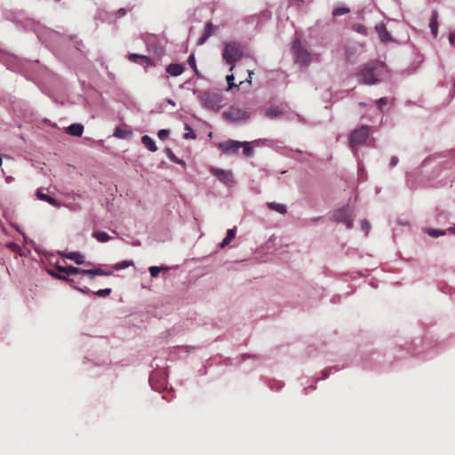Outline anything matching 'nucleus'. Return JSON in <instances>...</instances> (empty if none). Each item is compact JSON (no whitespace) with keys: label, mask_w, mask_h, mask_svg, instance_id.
<instances>
[{"label":"nucleus","mask_w":455,"mask_h":455,"mask_svg":"<svg viewBox=\"0 0 455 455\" xmlns=\"http://www.w3.org/2000/svg\"><path fill=\"white\" fill-rule=\"evenodd\" d=\"M163 269L164 267H150L149 273L152 277H156Z\"/></svg>","instance_id":"29"},{"label":"nucleus","mask_w":455,"mask_h":455,"mask_svg":"<svg viewBox=\"0 0 455 455\" xmlns=\"http://www.w3.org/2000/svg\"><path fill=\"white\" fill-rule=\"evenodd\" d=\"M36 196H37L38 199H40L42 201H45V202L49 203L51 205H52L54 207H60V204L56 199H54L53 197L44 194L42 191V189H38L37 190Z\"/></svg>","instance_id":"14"},{"label":"nucleus","mask_w":455,"mask_h":455,"mask_svg":"<svg viewBox=\"0 0 455 455\" xmlns=\"http://www.w3.org/2000/svg\"><path fill=\"white\" fill-rule=\"evenodd\" d=\"M169 133H170L169 130L162 129V130L158 131L157 136L160 140H164L169 136Z\"/></svg>","instance_id":"32"},{"label":"nucleus","mask_w":455,"mask_h":455,"mask_svg":"<svg viewBox=\"0 0 455 455\" xmlns=\"http://www.w3.org/2000/svg\"><path fill=\"white\" fill-rule=\"evenodd\" d=\"M375 29L379 35V37L381 42L387 43L391 40V36L387 31L386 25L383 22H380L375 26Z\"/></svg>","instance_id":"10"},{"label":"nucleus","mask_w":455,"mask_h":455,"mask_svg":"<svg viewBox=\"0 0 455 455\" xmlns=\"http://www.w3.org/2000/svg\"><path fill=\"white\" fill-rule=\"evenodd\" d=\"M216 28L211 23L205 24L204 34L198 39V44H203L211 36L214 34Z\"/></svg>","instance_id":"12"},{"label":"nucleus","mask_w":455,"mask_h":455,"mask_svg":"<svg viewBox=\"0 0 455 455\" xmlns=\"http://www.w3.org/2000/svg\"><path fill=\"white\" fill-rule=\"evenodd\" d=\"M141 142L149 151L156 152L157 150L155 141L148 135L142 136Z\"/></svg>","instance_id":"19"},{"label":"nucleus","mask_w":455,"mask_h":455,"mask_svg":"<svg viewBox=\"0 0 455 455\" xmlns=\"http://www.w3.org/2000/svg\"><path fill=\"white\" fill-rule=\"evenodd\" d=\"M353 29L360 34L366 35L367 34V28L363 24H354Z\"/></svg>","instance_id":"27"},{"label":"nucleus","mask_w":455,"mask_h":455,"mask_svg":"<svg viewBox=\"0 0 455 455\" xmlns=\"http://www.w3.org/2000/svg\"><path fill=\"white\" fill-rule=\"evenodd\" d=\"M253 74H254V72L252 70H249L248 71V78L246 79V82L248 84L251 83V76H252Z\"/></svg>","instance_id":"42"},{"label":"nucleus","mask_w":455,"mask_h":455,"mask_svg":"<svg viewBox=\"0 0 455 455\" xmlns=\"http://www.w3.org/2000/svg\"><path fill=\"white\" fill-rule=\"evenodd\" d=\"M437 19H438V13L436 11H435V12H433V13L431 15V19H430V22H429V28H430L431 32L434 36H436L437 33H438Z\"/></svg>","instance_id":"18"},{"label":"nucleus","mask_w":455,"mask_h":455,"mask_svg":"<svg viewBox=\"0 0 455 455\" xmlns=\"http://www.w3.org/2000/svg\"><path fill=\"white\" fill-rule=\"evenodd\" d=\"M166 71L172 76H178L184 71V67L181 64L172 63L166 67Z\"/></svg>","instance_id":"11"},{"label":"nucleus","mask_w":455,"mask_h":455,"mask_svg":"<svg viewBox=\"0 0 455 455\" xmlns=\"http://www.w3.org/2000/svg\"><path fill=\"white\" fill-rule=\"evenodd\" d=\"M450 231L452 233L455 232L453 228H450Z\"/></svg>","instance_id":"46"},{"label":"nucleus","mask_w":455,"mask_h":455,"mask_svg":"<svg viewBox=\"0 0 455 455\" xmlns=\"http://www.w3.org/2000/svg\"><path fill=\"white\" fill-rule=\"evenodd\" d=\"M398 163V158L396 156H393L390 160V165L395 166Z\"/></svg>","instance_id":"41"},{"label":"nucleus","mask_w":455,"mask_h":455,"mask_svg":"<svg viewBox=\"0 0 455 455\" xmlns=\"http://www.w3.org/2000/svg\"><path fill=\"white\" fill-rule=\"evenodd\" d=\"M211 173L213 174L220 181L227 185H231L234 182L231 171L212 167L211 168Z\"/></svg>","instance_id":"8"},{"label":"nucleus","mask_w":455,"mask_h":455,"mask_svg":"<svg viewBox=\"0 0 455 455\" xmlns=\"http://www.w3.org/2000/svg\"><path fill=\"white\" fill-rule=\"evenodd\" d=\"M50 274H51L53 277H55V278H57V279H59V280L68 281V279L66 276H64V275H61L56 274V273H54V272H50Z\"/></svg>","instance_id":"40"},{"label":"nucleus","mask_w":455,"mask_h":455,"mask_svg":"<svg viewBox=\"0 0 455 455\" xmlns=\"http://www.w3.org/2000/svg\"><path fill=\"white\" fill-rule=\"evenodd\" d=\"M225 120L230 122H241L246 121L250 117V114L242 108L236 107H230L227 111L223 113Z\"/></svg>","instance_id":"5"},{"label":"nucleus","mask_w":455,"mask_h":455,"mask_svg":"<svg viewBox=\"0 0 455 455\" xmlns=\"http://www.w3.org/2000/svg\"><path fill=\"white\" fill-rule=\"evenodd\" d=\"M167 155H168L169 158L171 160H172L173 162L178 163V164L183 163L181 160H179L170 149L167 150Z\"/></svg>","instance_id":"36"},{"label":"nucleus","mask_w":455,"mask_h":455,"mask_svg":"<svg viewBox=\"0 0 455 455\" xmlns=\"http://www.w3.org/2000/svg\"><path fill=\"white\" fill-rule=\"evenodd\" d=\"M92 236L100 243H106L110 240V236L103 231H94Z\"/></svg>","instance_id":"23"},{"label":"nucleus","mask_w":455,"mask_h":455,"mask_svg":"<svg viewBox=\"0 0 455 455\" xmlns=\"http://www.w3.org/2000/svg\"><path fill=\"white\" fill-rule=\"evenodd\" d=\"M376 104H377L378 108L381 110L383 108V107L387 105V99L380 98L379 100H377Z\"/></svg>","instance_id":"38"},{"label":"nucleus","mask_w":455,"mask_h":455,"mask_svg":"<svg viewBox=\"0 0 455 455\" xmlns=\"http://www.w3.org/2000/svg\"><path fill=\"white\" fill-rule=\"evenodd\" d=\"M266 116L271 119L279 118L283 116V112L277 108H270L266 111Z\"/></svg>","instance_id":"24"},{"label":"nucleus","mask_w":455,"mask_h":455,"mask_svg":"<svg viewBox=\"0 0 455 455\" xmlns=\"http://www.w3.org/2000/svg\"><path fill=\"white\" fill-rule=\"evenodd\" d=\"M167 102H168V104H170L172 106H175V102L171 99L167 100Z\"/></svg>","instance_id":"45"},{"label":"nucleus","mask_w":455,"mask_h":455,"mask_svg":"<svg viewBox=\"0 0 455 455\" xmlns=\"http://www.w3.org/2000/svg\"><path fill=\"white\" fill-rule=\"evenodd\" d=\"M82 275H109L112 274L111 271L106 272L100 268L97 269H82L80 268V273Z\"/></svg>","instance_id":"16"},{"label":"nucleus","mask_w":455,"mask_h":455,"mask_svg":"<svg viewBox=\"0 0 455 455\" xmlns=\"http://www.w3.org/2000/svg\"><path fill=\"white\" fill-rule=\"evenodd\" d=\"M219 148L226 155H236L241 148V141L228 140L220 142Z\"/></svg>","instance_id":"7"},{"label":"nucleus","mask_w":455,"mask_h":455,"mask_svg":"<svg viewBox=\"0 0 455 455\" xmlns=\"http://www.w3.org/2000/svg\"><path fill=\"white\" fill-rule=\"evenodd\" d=\"M234 79L235 77L233 74L227 76L226 80L228 84V89H231L232 87L235 86L233 83Z\"/></svg>","instance_id":"35"},{"label":"nucleus","mask_w":455,"mask_h":455,"mask_svg":"<svg viewBox=\"0 0 455 455\" xmlns=\"http://www.w3.org/2000/svg\"><path fill=\"white\" fill-rule=\"evenodd\" d=\"M117 13H118L120 16H124V15L127 13V11H126V9H124V8H120V9L117 11Z\"/></svg>","instance_id":"43"},{"label":"nucleus","mask_w":455,"mask_h":455,"mask_svg":"<svg viewBox=\"0 0 455 455\" xmlns=\"http://www.w3.org/2000/svg\"><path fill=\"white\" fill-rule=\"evenodd\" d=\"M60 255L64 258L71 259L75 261L76 264L81 265L84 262V257L77 251H72L68 253H60Z\"/></svg>","instance_id":"15"},{"label":"nucleus","mask_w":455,"mask_h":455,"mask_svg":"<svg viewBox=\"0 0 455 455\" xmlns=\"http://www.w3.org/2000/svg\"><path fill=\"white\" fill-rule=\"evenodd\" d=\"M235 228H230L228 230L226 237L223 239L220 247L224 248L225 246L228 245L230 242L235 238Z\"/></svg>","instance_id":"22"},{"label":"nucleus","mask_w":455,"mask_h":455,"mask_svg":"<svg viewBox=\"0 0 455 455\" xmlns=\"http://www.w3.org/2000/svg\"><path fill=\"white\" fill-rule=\"evenodd\" d=\"M350 12V10L347 7H339L333 10L332 15L333 16H341L344 14H347Z\"/></svg>","instance_id":"26"},{"label":"nucleus","mask_w":455,"mask_h":455,"mask_svg":"<svg viewBox=\"0 0 455 455\" xmlns=\"http://www.w3.org/2000/svg\"><path fill=\"white\" fill-rule=\"evenodd\" d=\"M267 205L270 210L277 212L281 214H284L286 212V206L284 204H278L275 202H270L267 203Z\"/></svg>","instance_id":"21"},{"label":"nucleus","mask_w":455,"mask_h":455,"mask_svg":"<svg viewBox=\"0 0 455 455\" xmlns=\"http://www.w3.org/2000/svg\"><path fill=\"white\" fill-rule=\"evenodd\" d=\"M241 148H243V155L245 157H251L253 155V148L251 147L250 142H241Z\"/></svg>","instance_id":"25"},{"label":"nucleus","mask_w":455,"mask_h":455,"mask_svg":"<svg viewBox=\"0 0 455 455\" xmlns=\"http://www.w3.org/2000/svg\"><path fill=\"white\" fill-rule=\"evenodd\" d=\"M132 264V261L124 260L115 265V269L120 270L130 267Z\"/></svg>","instance_id":"28"},{"label":"nucleus","mask_w":455,"mask_h":455,"mask_svg":"<svg viewBox=\"0 0 455 455\" xmlns=\"http://www.w3.org/2000/svg\"><path fill=\"white\" fill-rule=\"evenodd\" d=\"M68 133L73 136L80 137L84 132V126L80 124H72L68 127Z\"/></svg>","instance_id":"17"},{"label":"nucleus","mask_w":455,"mask_h":455,"mask_svg":"<svg viewBox=\"0 0 455 455\" xmlns=\"http://www.w3.org/2000/svg\"><path fill=\"white\" fill-rule=\"evenodd\" d=\"M129 60L133 62H137L138 60H140L142 63L147 64L148 66H155L154 61L146 55H141L138 53H132L129 55Z\"/></svg>","instance_id":"13"},{"label":"nucleus","mask_w":455,"mask_h":455,"mask_svg":"<svg viewBox=\"0 0 455 455\" xmlns=\"http://www.w3.org/2000/svg\"><path fill=\"white\" fill-rule=\"evenodd\" d=\"M124 131L122 130L121 128L117 127L116 128L115 132H114V135L116 137H118V138H124Z\"/></svg>","instance_id":"39"},{"label":"nucleus","mask_w":455,"mask_h":455,"mask_svg":"<svg viewBox=\"0 0 455 455\" xmlns=\"http://www.w3.org/2000/svg\"><path fill=\"white\" fill-rule=\"evenodd\" d=\"M204 102L206 108L218 110L221 107V97L218 94H208L204 97Z\"/></svg>","instance_id":"9"},{"label":"nucleus","mask_w":455,"mask_h":455,"mask_svg":"<svg viewBox=\"0 0 455 455\" xmlns=\"http://www.w3.org/2000/svg\"><path fill=\"white\" fill-rule=\"evenodd\" d=\"M333 218L337 222L344 223L347 228L353 227V212L348 206L336 211L333 214Z\"/></svg>","instance_id":"6"},{"label":"nucleus","mask_w":455,"mask_h":455,"mask_svg":"<svg viewBox=\"0 0 455 455\" xmlns=\"http://www.w3.org/2000/svg\"><path fill=\"white\" fill-rule=\"evenodd\" d=\"M427 233L429 235H431L433 237H436V236L443 235L445 234L444 231H440V230H436V229H428Z\"/></svg>","instance_id":"33"},{"label":"nucleus","mask_w":455,"mask_h":455,"mask_svg":"<svg viewBox=\"0 0 455 455\" xmlns=\"http://www.w3.org/2000/svg\"><path fill=\"white\" fill-rule=\"evenodd\" d=\"M380 68L377 62H369L361 68L358 78L359 81L365 84H374L378 82L377 69Z\"/></svg>","instance_id":"2"},{"label":"nucleus","mask_w":455,"mask_h":455,"mask_svg":"<svg viewBox=\"0 0 455 455\" xmlns=\"http://www.w3.org/2000/svg\"><path fill=\"white\" fill-rule=\"evenodd\" d=\"M454 40H455V32L451 33V35H450V36H449V41H450V44H454Z\"/></svg>","instance_id":"44"},{"label":"nucleus","mask_w":455,"mask_h":455,"mask_svg":"<svg viewBox=\"0 0 455 455\" xmlns=\"http://www.w3.org/2000/svg\"><path fill=\"white\" fill-rule=\"evenodd\" d=\"M361 228L367 234L371 228V226L367 220H363L361 222Z\"/></svg>","instance_id":"37"},{"label":"nucleus","mask_w":455,"mask_h":455,"mask_svg":"<svg viewBox=\"0 0 455 455\" xmlns=\"http://www.w3.org/2000/svg\"><path fill=\"white\" fill-rule=\"evenodd\" d=\"M56 269L60 272L64 273L66 275H77L80 273V268L68 266V267H61V266H56Z\"/></svg>","instance_id":"20"},{"label":"nucleus","mask_w":455,"mask_h":455,"mask_svg":"<svg viewBox=\"0 0 455 455\" xmlns=\"http://www.w3.org/2000/svg\"><path fill=\"white\" fill-rule=\"evenodd\" d=\"M188 63L197 73L196 60L193 54L188 57Z\"/></svg>","instance_id":"34"},{"label":"nucleus","mask_w":455,"mask_h":455,"mask_svg":"<svg viewBox=\"0 0 455 455\" xmlns=\"http://www.w3.org/2000/svg\"><path fill=\"white\" fill-rule=\"evenodd\" d=\"M110 293H111V289L110 288L100 289V290H99V291L94 292V294L99 296V297H107Z\"/></svg>","instance_id":"30"},{"label":"nucleus","mask_w":455,"mask_h":455,"mask_svg":"<svg viewBox=\"0 0 455 455\" xmlns=\"http://www.w3.org/2000/svg\"><path fill=\"white\" fill-rule=\"evenodd\" d=\"M185 129H186L187 131H188V132H187V133H185V134H184V138H185L186 140L190 139V138H191V139H195V138H196V134H195V132H193V130H192V129H191L188 124H186V125H185Z\"/></svg>","instance_id":"31"},{"label":"nucleus","mask_w":455,"mask_h":455,"mask_svg":"<svg viewBox=\"0 0 455 455\" xmlns=\"http://www.w3.org/2000/svg\"><path fill=\"white\" fill-rule=\"evenodd\" d=\"M292 51L296 58V61L301 65H307L311 60L310 52L305 49L299 39H295L292 43Z\"/></svg>","instance_id":"4"},{"label":"nucleus","mask_w":455,"mask_h":455,"mask_svg":"<svg viewBox=\"0 0 455 455\" xmlns=\"http://www.w3.org/2000/svg\"><path fill=\"white\" fill-rule=\"evenodd\" d=\"M243 55V51L242 45L236 42H229L225 44V47L223 50V59L224 60L230 65V71L235 67V62L239 61Z\"/></svg>","instance_id":"1"},{"label":"nucleus","mask_w":455,"mask_h":455,"mask_svg":"<svg viewBox=\"0 0 455 455\" xmlns=\"http://www.w3.org/2000/svg\"><path fill=\"white\" fill-rule=\"evenodd\" d=\"M370 129L363 125L354 130L349 136L350 147L355 149L357 146L363 144L369 137Z\"/></svg>","instance_id":"3"}]
</instances>
